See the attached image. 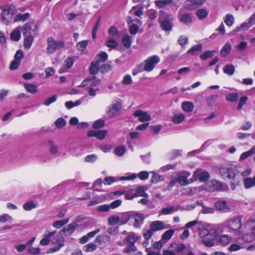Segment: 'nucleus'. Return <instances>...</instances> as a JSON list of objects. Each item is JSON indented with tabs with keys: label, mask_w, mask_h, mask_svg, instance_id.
<instances>
[{
	"label": "nucleus",
	"mask_w": 255,
	"mask_h": 255,
	"mask_svg": "<svg viewBox=\"0 0 255 255\" xmlns=\"http://www.w3.org/2000/svg\"><path fill=\"white\" fill-rule=\"evenodd\" d=\"M150 228L153 231H159L167 228V227H165L164 222L160 221L152 222L150 224Z\"/></svg>",
	"instance_id": "aec40b11"
},
{
	"label": "nucleus",
	"mask_w": 255,
	"mask_h": 255,
	"mask_svg": "<svg viewBox=\"0 0 255 255\" xmlns=\"http://www.w3.org/2000/svg\"><path fill=\"white\" fill-rule=\"evenodd\" d=\"M228 186L225 183H223L218 180H213L209 181L206 185L205 189L209 192L222 191L227 190Z\"/></svg>",
	"instance_id": "423d86ee"
},
{
	"label": "nucleus",
	"mask_w": 255,
	"mask_h": 255,
	"mask_svg": "<svg viewBox=\"0 0 255 255\" xmlns=\"http://www.w3.org/2000/svg\"><path fill=\"white\" fill-rule=\"evenodd\" d=\"M242 217L241 216L229 218L222 223V226L227 229L230 232L235 233L240 235L243 232L241 230L242 227Z\"/></svg>",
	"instance_id": "f03ea898"
},
{
	"label": "nucleus",
	"mask_w": 255,
	"mask_h": 255,
	"mask_svg": "<svg viewBox=\"0 0 255 255\" xmlns=\"http://www.w3.org/2000/svg\"><path fill=\"white\" fill-rule=\"evenodd\" d=\"M179 21L186 25H189L192 22V17L190 14L185 13L180 16Z\"/></svg>",
	"instance_id": "4be33fe9"
},
{
	"label": "nucleus",
	"mask_w": 255,
	"mask_h": 255,
	"mask_svg": "<svg viewBox=\"0 0 255 255\" xmlns=\"http://www.w3.org/2000/svg\"><path fill=\"white\" fill-rule=\"evenodd\" d=\"M248 98L247 96H242L240 98L238 105L237 109L241 110L243 108V106L246 103Z\"/></svg>",
	"instance_id": "052dcab7"
},
{
	"label": "nucleus",
	"mask_w": 255,
	"mask_h": 255,
	"mask_svg": "<svg viewBox=\"0 0 255 255\" xmlns=\"http://www.w3.org/2000/svg\"><path fill=\"white\" fill-rule=\"evenodd\" d=\"M159 61V57L157 55H153L148 57L145 60L144 66L142 65L143 70L147 72L152 71L154 66Z\"/></svg>",
	"instance_id": "0eeeda50"
},
{
	"label": "nucleus",
	"mask_w": 255,
	"mask_h": 255,
	"mask_svg": "<svg viewBox=\"0 0 255 255\" xmlns=\"http://www.w3.org/2000/svg\"><path fill=\"white\" fill-rule=\"evenodd\" d=\"M180 209L179 206H168L165 208H163L160 211V214L162 215H168L174 212H176Z\"/></svg>",
	"instance_id": "412c9836"
},
{
	"label": "nucleus",
	"mask_w": 255,
	"mask_h": 255,
	"mask_svg": "<svg viewBox=\"0 0 255 255\" xmlns=\"http://www.w3.org/2000/svg\"><path fill=\"white\" fill-rule=\"evenodd\" d=\"M48 144L49 146V151L51 154L55 155L58 153V147L53 140H48Z\"/></svg>",
	"instance_id": "5701e85b"
},
{
	"label": "nucleus",
	"mask_w": 255,
	"mask_h": 255,
	"mask_svg": "<svg viewBox=\"0 0 255 255\" xmlns=\"http://www.w3.org/2000/svg\"><path fill=\"white\" fill-rule=\"evenodd\" d=\"M215 206L217 210L223 213H227L230 211V208L225 201L221 200L216 202Z\"/></svg>",
	"instance_id": "a211bd4d"
},
{
	"label": "nucleus",
	"mask_w": 255,
	"mask_h": 255,
	"mask_svg": "<svg viewBox=\"0 0 255 255\" xmlns=\"http://www.w3.org/2000/svg\"><path fill=\"white\" fill-rule=\"evenodd\" d=\"M190 175V173L187 171H183L177 174L176 181L181 185H185L190 184L191 182L187 180L188 177Z\"/></svg>",
	"instance_id": "ddd939ff"
},
{
	"label": "nucleus",
	"mask_w": 255,
	"mask_h": 255,
	"mask_svg": "<svg viewBox=\"0 0 255 255\" xmlns=\"http://www.w3.org/2000/svg\"><path fill=\"white\" fill-rule=\"evenodd\" d=\"M88 40H83L77 44V47L78 50L83 51L87 46Z\"/></svg>",
	"instance_id": "e2e57ef3"
},
{
	"label": "nucleus",
	"mask_w": 255,
	"mask_h": 255,
	"mask_svg": "<svg viewBox=\"0 0 255 255\" xmlns=\"http://www.w3.org/2000/svg\"><path fill=\"white\" fill-rule=\"evenodd\" d=\"M196 14L200 19H203L207 16L208 12L206 9L200 8L197 10Z\"/></svg>",
	"instance_id": "79ce46f5"
},
{
	"label": "nucleus",
	"mask_w": 255,
	"mask_h": 255,
	"mask_svg": "<svg viewBox=\"0 0 255 255\" xmlns=\"http://www.w3.org/2000/svg\"><path fill=\"white\" fill-rule=\"evenodd\" d=\"M97 249L96 245L93 243H90L86 245L84 247V250L86 252H91L94 251Z\"/></svg>",
	"instance_id": "6e6d98bb"
},
{
	"label": "nucleus",
	"mask_w": 255,
	"mask_h": 255,
	"mask_svg": "<svg viewBox=\"0 0 255 255\" xmlns=\"http://www.w3.org/2000/svg\"><path fill=\"white\" fill-rule=\"evenodd\" d=\"M202 48V46L201 44L196 45L189 49L187 53H190L192 55H197L201 51Z\"/></svg>",
	"instance_id": "c756f323"
},
{
	"label": "nucleus",
	"mask_w": 255,
	"mask_h": 255,
	"mask_svg": "<svg viewBox=\"0 0 255 255\" xmlns=\"http://www.w3.org/2000/svg\"><path fill=\"white\" fill-rule=\"evenodd\" d=\"M77 227L78 224L77 222H74L64 227L61 230V232L63 233L65 236H69L74 232Z\"/></svg>",
	"instance_id": "f3484780"
},
{
	"label": "nucleus",
	"mask_w": 255,
	"mask_h": 255,
	"mask_svg": "<svg viewBox=\"0 0 255 255\" xmlns=\"http://www.w3.org/2000/svg\"><path fill=\"white\" fill-rule=\"evenodd\" d=\"M173 0H155V4L159 8H163L166 5L172 3Z\"/></svg>",
	"instance_id": "7c9ffc66"
},
{
	"label": "nucleus",
	"mask_w": 255,
	"mask_h": 255,
	"mask_svg": "<svg viewBox=\"0 0 255 255\" xmlns=\"http://www.w3.org/2000/svg\"><path fill=\"white\" fill-rule=\"evenodd\" d=\"M11 38L14 41H18L20 37V31L19 30L16 29L13 31L10 35Z\"/></svg>",
	"instance_id": "4d7b16f0"
},
{
	"label": "nucleus",
	"mask_w": 255,
	"mask_h": 255,
	"mask_svg": "<svg viewBox=\"0 0 255 255\" xmlns=\"http://www.w3.org/2000/svg\"><path fill=\"white\" fill-rule=\"evenodd\" d=\"M122 42L124 46L129 48L131 45V39L128 35H125L122 39Z\"/></svg>",
	"instance_id": "58836bf2"
},
{
	"label": "nucleus",
	"mask_w": 255,
	"mask_h": 255,
	"mask_svg": "<svg viewBox=\"0 0 255 255\" xmlns=\"http://www.w3.org/2000/svg\"><path fill=\"white\" fill-rule=\"evenodd\" d=\"M108 133V130L106 129L101 130L97 131V138L99 140L104 139Z\"/></svg>",
	"instance_id": "0e129e2a"
},
{
	"label": "nucleus",
	"mask_w": 255,
	"mask_h": 255,
	"mask_svg": "<svg viewBox=\"0 0 255 255\" xmlns=\"http://www.w3.org/2000/svg\"><path fill=\"white\" fill-rule=\"evenodd\" d=\"M105 122L103 120H99L95 121L93 125V128L95 129L100 128L103 127L104 125Z\"/></svg>",
	"instance_id": "774afa93"
},
{
	"label": "nucleus",
	"mask_w": 255,
	"mask_h": 255,
	"mask_svg": "<svg viewBox=\"0 0 255 255\" xmlns=\"http://www.w3.org/2000/svg\"><path fill=\"white\" fill-rule=\"evenodd\" d=\"M220 175L224 179L233 180L238 173L236 167L233 165L222 166L219 169Z\"/></svg>",
	"instance_id": "20e7f679"
},
{
	"label": "nucleus",
	"mask_w": 255,
	"mask_h": 255,
	"mask_svg": "<svg viewBox=\"0 0 255 255\" xmlns=\"http://www.w3.org/2000/svg\"><path fill=\"white\" fill-rule=\"evenodd\" d=\"M193 177L196 180H199L202 182H205L210 178V174L207 171L198 168L194 172Z\"/></svg>",
	"instance_id": "9b49d317"
},
{
	"label": "nucleus",
	"mask_w": 255,
	"mask_h": 255,
	"mask_svg": "<svg viewBox=\"0 0 255 255\" xmlns=\"http://www.w3.org/2000/svg\"><path fill=\"white\" fill-rule=\"evenodd\" d=\"M209 225L206 223H199L198 225L199 235L201 242L206 247H211L214 245L215 236L209 229Z\"/></svg>",
	"instance_id": "f257e3e1"
},
{
	"label": "nucleus",
	"mask_w": 255,
	"mask_h": 255,
	"mask_svg": "<svg viewBox=\"0 0 255 255\" xmlns=\"http://www.w3.org/2000/svg\"><path fill=\"white\" fill-rule=\"evenodd\" d=\"M223 71L226 74L232 75L235 72V67L233 65H228L224 67Z\"/></svg>",
	"instance_id": "5fc2aeb1"
},
{
	"label": "nucleus",
	"mask_w": 255,
	"mask_h": 255,
	"mask_svg": "<svg viewBox=\"0 0 255 255\" xmlns=\"http://www.w3.org/2000/svg\"><path fill=\"white\" fill-rule=\"evenodd\" d=\"M24 86L26 91L30 93L35 94L37 92V87L35 85L25 83Z\"/></svg>",
	"instance_id": "4c0bfd02"
},
{
	"label": "nucleus",
	"mask_w": 255,
	"mask_h": 255,
	"mask_svg": "<svg viewBox=\"0 0 255 255\" xmlns=\"http://www.w3.org/2000/svg\"><path fill=\"white\" fill-rule=\"evenodd\" d=\"M170 247L174 249L177 253H181L186 249V246L183 244H172Z\"/></svg>",
	"instance_id": "473e14b6"
},
{
	"label": "nucleus",
	"mask_w": 255,
	"mask_h": 255,
	"mask_svg": "<svg viewBox=\"0 0 255 255\" xmlns=\"http://www.w3.org/2000/svg\"><path fill=\"white\" fill-rule=\"evenodd\" d=\"M37 29V25L33 21H29L24 25L22 32L23 35H35Z\"/></svg>",
	"instance_id": "6e6552de"
},
{
	"label": "nucleus",
	"mask_w": 255,
	"mask_h": 255,
	"mask_svg": "<svg viewBox=\"0 0 255 255\" xmlns=\"http://www.w3.org/2000/svg\"><path fill=\"white\" fill-rule=\"evenodd\" d=\"M231 50V44L229 43H226L225 45L223 47L221 51V55L223 57L226 56L228 54H229Z\"/></svg>",
	"instance_id": "2f4dec72"
},
{
	"label": "nucleus",
	"mask_w": 255,
	"mask_h": 255,
	"mask_svg": "<svg viewBox=\"0 0 255 255\" xmlns=\"http://www.w3.org/2000/svg\"><path fill=\"white\" fill-rule=\"evenodd\" d=\"M106 45L107 47L111 48H116L119 46L118 42L115 39H109L106 43Z\"/></svg>",
	"instance_id": "603ef678"
},
{
	"label": "nucleus",
	"mask_w": 255,
	"mask_h": 255,
	"mask_svg": "<svg viewBox=\"0 0 255 255\" xmlns=\"http://www.w3.org/2000/svg\"><path fill=\"white\" fill-rule=\"evenodd\" d=\"M47 52L48 54H52L56 50L62 48L65 46V43L62 41H56L50 37L47 39Z\"/></svg>",
	"instance_id": "39448f33"
},
{
	"label": "nucleus",
	"mask_w": 255,
	"mask_h": 255,
	"mask_svg": "<svg viewBox=\"0 0 255 255\" xmlns=\"http://www.w3.org/2000/svg\"><path fill=\"white\" fill-rule=\"evenodd\" d=\"M245 228L250 231L252 235L255 237V220L248 221L245 225Z\"/></svg>",
	"instance_id": "b1692460"
},
{
	"label": "nucleus",
	"mask_w": 255,
	"mask_h": 255,
	"mask_svg": "<svg viewBox=\"0 0 255 255\" xmlns=\"http://www.w3.org/2000/svg\"><path fill=\"white\" fill-rule=\"evenodd\" d=\"M197 204L202 207L201 213L203 214H213L214 213L215 210L213 208L206 206L202 202H197Z\"/></svg>",
	"instance_id": "cd10ccee"
},
{
	"label": "nucleus",
	"mask_w": 255,
	"mask_h": 255,
	"mask_svg": "<svg viewBox=\"0 0 255 255\" xmlns=\"http://www.w3.org/2000/svg\"><path fill=\"white\" fill-rule=\"evenodd\" d=\"M120 218L117 215H113L108 219V222L110 225H115L120 221Z\"/></svg>",
	"instance_id": "13d9d810"
},
{
	"label": "nucleus",
	"mask_w": 255,
	"mask_h": 255,
	"mask_svg": "<svg viewBox=\"0 0 255 255\" xmlns=\"http://www.w3.org/2000/svg\"><path fill=\"white\" fill-rule=\"evenodd\" d=\"M133 116L137 117L138 120L141 122H145L151 120L150 116L147 112L141 110L135 111Z\"/></svg>",
	"instance_id": "2eb2a0df"
},
{
	"label": "nucleus",
	"mask_w": 255,
	"mask_h": 255,
	"mask_svg": "<svg viewBox=\"0 0 255 255\" xmlns=\"http://www.w3.org/2000/svg\"><path fill=\"white\" fill-rule=\"evenodd\" d=\"M146 189V188L143 186L138 187L136 189L135 196L147 197V194L145 192Z\"/></svg>",
	"instance_id": "e433bc0d"
},
{
	"label": "nucleus",
	"mask_w": 255,
	"mask_h": 255,
	"mask_svg": "<svg viewBox=\"0 0 255 255\" xmlns=\"http://www.w3.org/2000/svg\"><path fill=\"white\" fill-rule=\"evenodd\" d=\"M231 239V238L229 235H224L220 237V242L223 245H227L230 242Z\"/></svg>",
	"instance_id": "338daca9"
},
{
	"label": "nucleus",
	"mask_w": 255,
	"mask_h": 255,
	"mask_svg": "<svg viewBox=\"0 0 255 255\" xmlns=\"http://www.w3.org/2000/svg\"><path fill=\"white\" fill-rule=\"evenodd\" d=\"M122 107L121 101H116L109 106L108 111V115L111 117L118 116Z\"/></svg>",
	"instance_id": "9d476101"
},
{
	"label": "nucleus",
	"mask_w": 255,
	"mask_h": 255,
	"mask_svg": "<svg viewBox=\"0 0 255 255\" xmlns=\"http://www.w3.org/2000/svg\"><path fill=\"white\" fill-rule=\"evenodd\" d=\"M29 17V14L28 13H25L24 14L19 13L16 15L14 18V21H18L22 20L24 21L26 20Z\"/></svg>",
	"instance_id": "ea45409f"
},
{
	"label": "nucleus",
	"mask_w": 255,
	"mask_h": 255,
	"mask_svg": "<svg viewBox=\"0 0 255 255\" xmlns=\"http://www.w3.org/2000/svg\"><path fill=\"white\" fill-rule=\"evenodd\" d=\"M137 239V236L134 233H130L126 238L127 241L129 244H134Z\"/></svg>",
	"instance_id": "a18cd8bd"
},
{
	"label": "nucleus",
	"mask_w": 255,
	"mask_h": 255,
	"mask_svg": "<svg viewBox=\"0 0 255 255\" xmlns=\"http://www.w3.org/2000/svg\"><path fill=\"white\" fill-rule=\"evenodd\" d=\"M185 119V116L183 114H175L173 117V121L176 124H180Z\"/></svg>",
	"instance_id": "09e8293b"
},
{
	"label": "nucleus",
	"mask_w": 255,
	"mask_h": 255,
	"mask_svg": "<svg viewBox=\"0 0 255 255\" xmlns=\"http://www.w3.org/2000/svg\"><path fill=\"white\" fill-rule=\"evenodd\" d=\"M61 231L54 236L51 240V242L54 244L60 245L64 244V238L62 236Z\"/></svg>",
	"instance_id": "a878e982"
},
{
	"label": "nucleus",
	"mask_w": 255,
	"mask_h": 255,
	"mask_svg": "<svg viewBox=\"0 0 255 255\" xmlns=\"http://www.w3.org/2000/svg\"><path fill=\"white\" fill-rule=\"evenodd\" d=\"M174 233V230H167L164 232V233L162 235L161 240H166L168 241L170 240L171 237L173 236Z\"/></svg>",
	"instance_id": "de8ad7c7"
},
{
	"label": "nucleus",
	"mask_w": 255,
	"mask_h": 255,
	"mask_svg": "<svg viewBox=\"0 0 255 255\" xmlns=\"http://www.w3.org/2000/svg\"><path fill=\"white\" fill-rule=\"evenodd\" d=\"M69 221V218L65 219L62 220L57 221L54 222L52 225L54 228L59 229L68 223Z\"/></svg>",
	"instance_id": "72a5a7b5"
},
{
	"label": "nucleus",
	"mask_w": 255,
	"mask_h": 255,
	"mask_svg": "<svg viewBox=\"0 0 255 255\" xmlns=\"http://www.w3.org/2000/svg\"><path fill=\"white\" fill-rule=\"evenodd\" d=\"M182 150L179 149H173L171 150L168 154L171 159H174L181 155Z\"/></svg>",
	"instance_id": "864d4df0"
},
{
	"label": "nucleus",
	"mask_w": 255,
	"mask_h": 255,
	"mask_svg": "<svg viewBox=\"0 0 255 255\" xmlns=\"http://www.w3.org/2000/svg\"><path fill=\"white\" fill-rule=\"evenodd\" d=\"M108 54L105 52H102L100 54L97 56V62L98 63L100 62H104L107 60L108 58Z\"/></svg>",
	"instance_id": "bf43d9fd"
},
{
	"label": "nucleus",
	"mask_w": 255,
	"mask_h": 255,
	"mask_svg": "<svg viewBox=\"0 0 255 255\" xmlns=\"http://www.w3.org/2000/svg\"><path fill=\"white\" fill-rule=\"evenodd\" d=\"M244 184L245 188L249 189L255 186V176L253 178L248 177L244 179Z\"/></svg>",
	"instance_id": "393cba45"
},
{
	"label": "nucleus",
	"mask_w": 255,
	"mask_h": 255,
	"mask_svg": "<svg viewBox=\"0 0 255 255\" xmlns=\"http://www.w3.org/2000/svg\"><path fill=\"white\" fill-rule=\"evenodd\" d=\"M151 173H152V175L151 177V182L156 183L164 180L163 176L158 174L155 171H152Z\"/></svg>",
	"instance_id": "37998d69"
},
{
	"label": "nucleus",
	"mask_w": 255,
	"mask_h": 255,
	"mask_svg": "<svg viewBox=\"0 0 255 255\" xmlns=\"http://www.w3.org/2000/svg\"><path fill=\"white\" fill-rule=\"evenodd\" d=\"M57 100V96L54 95L51 97L46 99L43 103V104L46 106L50 105L51 104L55 102Z\"/></svg>",
	"instance_id": "69168bd1"
},
{
	"label": "nucleus",
	"mask_w": 255,
	"mask_h": 255,
	"mask_svg": "<svg viewBox=\"0 0 255 255\" xmlns=\"http://www.w3.org/2000/svg\"><path fill=\"white\" fill-rule=\"evenodd\" d=\"M239 98V95L237 93H230L226 95V100L230 102H236Z\"/></svg>",
	"instance_id": "a19ab883"
},
{
	"label": "nucleus",
	"mask_w": 255,
	"mask_h": 255,
	"mask_svg": "<svg viewBox=\"0 0 255 255\" xmlns=\"http://www.w3.org/2000/svg\"><path fill=\"white\" fill-rule=\"evenodd\" d=\"M206 0H188L185 2V6L190 10H194L201 6Z\"/></svg>",
	"instance_id": "4468645a"
},
{
	"label": "nucleus",
	"mask_w": 255,
	"mask_h": 255,
	"mask_svg": "<svg viewBox=\"0 0 255 255\" xmlns=\"http://www.w3.org/2000/svg\"><path fill=\"white\" fill-rule=\"evenodd\" d=\"M25 36L24 40V46L25 48L29 49L30 48L33 41V36L32 35H24Z\"/></svg>",
	"instance_id": "bb28decb"
},
{
	"label": "nucleus",
	"mask_w": 255,
	"mask_h": 255,
	"mask_svg": "<svg viewBox=\"0 0 255 255\" xmlns=\"http://www.w3.org/2000/svg\"><path fill=\"white\" fill-rule=\"evenodd\" d=\"M143 6L138 7L137 6H134L130 10V12H133V14L138 17H140L143 14Z\"/></svg>",
	"instance_id": "f704fd0d"
},
{
	"label": "nucleus",
	"mask_w": 255,
	"mask_h": 255,
	"mask_svg": "<svg viewBox=\"0 0 255 255\" xmlns=\"http://www.w3.org/2000/svg\"><path fill=\"white\" fill-rule=\"evenodd\" d=\"M96 241L102 248L109 246L111 244V238L107 235H100L96 238Z\"/></svg>",
	"instance_id": "dca6fc26"
},
{
	"label": "nucleus",
	"mask_w": 255,
	"mask_h": 255,
	"mask_svg": "<svg viewBox=\"0 0 255 255\" xmlns=\"http://www.w3.org/2000/svg\"><path fill=\"white\" fill-rule=\"evenodd\" d=\"M37 207V204L33 201H28L24 203L23 208L25 211H30Z\"/></svg>",
	"instance_id": "c9c22d12"
},
{
	"label": "nucleus",
	"mask_w": 255,
	"mask_h": 255,
	"mask_svg": "<svg viewBox=\"0 0 255 255\" xmlns=\"http://www.w3.org/2000/svg\"><path fill=\"white\" fill-rule=\"evenodd\" d=\"M182 108L184 111L190 112L193 110L194 105L190 102H184L182 104Z\"/></svg>",
	"instance_id": "c85d7f7f"
},
{
	"label": "nucleus",
	"mask_w": 255,
	"mask_h": 255,
	"mask_svg": "<svg viewBox=\"0 0 255 255\" xmlns=\"http://www.w3.org/2000/svg\"><path fill=\"white\" fill-rule=\"evenodd\" d=\"M173 19L171 14L163 13L158 19L161 29L166 32L170 31L173 27Z\"/></svg>",
	"instance_id": "7ed1b4c3"
},
{
	"label": "nucleus",
	"mask_w": 255,
	"mask_h": 255,
	"mask_svg": "<svg viewBox=\"0 0 255 255\" xmlns=\"http://www.w3.org/2000/svg\"><path fill=\"white\" fill-rule=\"evenodd\" d=\"M126 151V148L124 146H119L115 148V153L119 156H122L125 154Z\"/></svg>",
	"instance_id": "49530a36"
},
{
	"label": "nucleus",
	"mask_w": 255,
	"mask_h": 255,
	"mask_svg": "<svg viewBox=\"0 0 255 255\" xmlns=\"http://www.w3.org/2000/svg\"><path fill=\"white\" fill-rule=\"evenodd\" d=\"M101 83V81L95 76H93L91 78H88L84 80L80 85V87L83 88H89L99 85Z\"/></svg>",
	"instance_id": "f8f14e48"
},
{
	"label": "nucleus",
	"mask_w": 255,
	"mask_h": 255,
	"mask_svg": "<svg viewBox=\"0 0 255 255\" xmlns=\"http://www.w3.org/2000/svg\"><path fill=\"white\" fill-rule=\"evenodd\" d=\"M129 219H133L134 223L133 224L134 227L135 228H139L142 224L143 220V215L141 214L136 213L133 215H131L129 217Z\"/></svg>",
	"instance_id": "6ab92c4d"
},
{
	"label": "nucleus",
	"mask_w": 255,
	"mask_h": 255,
	"mask_svg": "<svg viewBox=\"0 0 255 255\" xmlns=\"http://www.w3.org/2000/svg\"><path fill=\"white\" fill-rule=\"evenodd\" d=\"M15 8L12 5L6 6L2 11L1 16L3 21L8 23L12 18V15L15 13Z\"/></svg>",
	"instance_id": "1a4fd4ad"
},
{
	"label": "nucleus",
	"mask_w": 255,
	"mask_h": 255,
	"mask_svg": "<svg viewBox=\"0 0 255 255\" xmlns=\"http://www.w3.org/2000/svg\"><path fill=\"white\" fill-rule=\"evenodd\" d=\"M99 63L98 62H92L90 67V73L93 75L97 73L99 70Z\"/></svg>",
	"instance_id": "c03bdc74"
},
{
	"label": "nucleus",
	"mask_w": 255,
	"mask_h": 255,
	"mask_svg": "<svg viewBox=\"0 0 255 255\" xmlns=\"http://www.w3.org/2000/svg\"><path fill=\"white\" fill-rule=\"evenodd\" d=\"M215 52V50L206 51L205 52H204L201 55L200 58L203 60H206V59H207L208 58H210V57H212V56L213 55V53Z\"/></svg>",
	"instance_id": "680f3d73"
},
{
	"label": "nucleus",
	"mask_w": 255,
	"mask_h": 255,
	"mask_svg": "<svg viewBox=\"0 0 255 255\" xmlns=\"http://www.w3.org/2000/svg\"><path fill=\"white\" fill-rule=\"evenodd\" d=\"M224 22L229 26L233 25L234 22V18L231 14H228L224 18Z\"/></svg>",
	"instance_id": "3c124183"
},
{
	"label": "nucleus",
	"mask_w": 255,
	"mask_h": 255,
	"mask_svg": "<svg viewBox=\"0 0 255 255\" xmlns=\"http://www.w3.org/2000/svg\"><path fill=\"white\" fill-rule=\"evenodd\" d=\"M66 124V121L62 118H58L54 123L55 127L58 128H62Z\"/></svg>",
	"instance_id": "8fccbe9b"
}]
</instances>
